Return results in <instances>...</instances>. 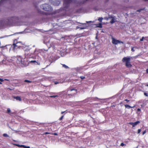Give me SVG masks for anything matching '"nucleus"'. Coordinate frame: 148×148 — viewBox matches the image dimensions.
<instances>
[{
	"instance_id": "nucleus-37",
	"label": "nucleus",
	"mask_w": 148,
	"mask_h": 148,
	"mask_svg": "<svg viewBox=\"0 0 148 148\" xmlns=\"http://www.w3.org/2000/svg\"><path fill=\"white\" fill-rule=\"evenodd\" d=\"M143 10V9H140V10H137V11L140 12L141 11V10Z\"/></svg>"
},
{
	"instance_id": "nucleus-23",
	"label": "nucleus",
	"mask_w": 148,
	"mask_h": 148,
	"mask_svg": "<svg viewBox=\"0 0 148 148\" xmlns=\"http://www.w3.org/2000/svg\"><path fill=\"white\" fill-rule=\"evenodd\" d=\"M51 134V133L48 132H45V133H44L43 134L44 135V134Z\"/></svg>"
},
{
	"instance_id": "nucleus-27",
	"label": "nucleus",
	"mask_w": 148,
	"mask_h": 148,
	"mask_svg": "<svg viewBox=\"0 0 148 148\" xmlns=\"http://www.w3.org/2000/svg\"><path fill=\"white\" fill-rule=\"evenodd\" d=\"M51 134L53 135H57L58 134L57 133H51Z\"/></svg>"
},
{
	"instance_id": "nucleus-22",
	"label": "nucleus",
	"mask_w": 148,
	"mask_h": 148,
	"mask_svg": "<svg viewBox=\"0 0 148 148\" xmlns=\"http://www.w3.org/2000/svg\"><path fill=\"white\" fill-rule=\"evenodd\" d=\"M4 81V80L0 78V84H2V83L1 82H3Z\"/></svg>"
},
{
	"instance_id": "nucleus-25",
	"label": "nucleus",
	"mask_w": 148,
	"mask_h": 148,
	"mask_svg": "<svg viewBox=\"0 0 148 148\" xmlns=\"http://www.w3.org/2000/svg\"><path fill=\"white\" fill-rule=\"evenodd\" d=\"M64 117V116H62L59 119V120L60 121H61L62 120L63 118Z\"/></svg>"
},
{
	"instance_id": "nucleus-13",
	"label": "nucleus",
	"mask_w": 148,
	"mask_h": 148,
	"mask_svg": "<svg viewBox=\"0 0 148 148\" xmlns=\"http://www.w3.org/2000/svg\"><path fill=\"white\" fill-rule=\"evenodd\" d=\"M62 65L63 67H64L66 69H67L69 68L68 66L64 64H62Z\"/></svg>"
},
{
	"instance_id": "nucleus-38",
	"label": "nucleus",
	"mask_w": 148,
	"mask_h": 148,
	"mask_svg": "<svg viewBox=\"0 0 148 148\" xmlns=\"http://www.w3.org/2000/svg\"><path fill=\"white\" fill-rule=\"evenodd\" d=\"M67 110H66L65 111H63V112H61V114H63V113H64L65 112H66L67 111Z\"/></svg>"
},
{
	"instance_id": "nucleus-24",
	"label": "nucleus",
	"mask_w": 148,
	"mask_h": 148,
	"mask_svg": "<svg viewBox=\"0 0 148 148\" xmlns=\"http://www.w3.org/2000/svg\"><path fill=\"white\" fill-rule=\"evenodd\" d=\"M80 78L82 79H83L85 78V77L84 76H81L80 77Z\"/></svg>"
},
{
	"instance_id": "nucleus-9",
	"label": "nucleus",
	"mask_w": 148,
	"mask_h": 148,
	"mask_svg": "<svg viewBox=\"0 0 148 148\" xmlns=\"http://www.w3.org/2000/svg\"><path fill=\"white\" fill-rule=\"evenodd\" d=\"M109 18H112L111 20L110 21V23L112 24L114 23L116 21V19L114 18V17L112 16H110Z\"/></svg>"
},
{
	"instance_id": "nucleus-21",
	"label": "nucleus",
	"mask_w": 148,
	"mask_h": 148,
	"mask_svg": "<svg viewBox=\"0 0 148 148\" xmlns=\"http://www.w3.org/2000/svg\"><path fill=\"white\" fill-rule=\"evenodd\" d=\"M58 95H54V96H50V97L51 98H55L56 97H58Z\"/></svg>"
},
{
	"instance_id": "nucleus-17",
	"label": "nucleus",
	"mask_w": 148,
	"mask_h": 148,
	"mask_svg": "<svg viewBox=\"0 0 148 148\" xmlns=\"http://www.w3.org/2000/svg\"><path fill=\"white\" fill-rule=\"evenodd\" d=\"M103 19V18L102 17H100L99 18V19H98V20L100 22H101L102 21V20Z\"/></svg>"
},
{
	"instance_id": "nucleus-18",
	"label": "nucleus",
	"mask_w": 148,
	"mask_h": 148,
	"mask_svg": "<svg viewBox=\"0 0 148 148\" xmlns=\"http://www.w3.org/2000/svg\"><path fill=\"white\" fill-rule=\"evenodd\" d=\"M98 27L99 28H101L102 27V24L101 23H99L98 24Z\"/></svg>"
},
{
	"instance_id": "nucleus-35",
	"label": "nucleus",
	"mask_w": 148,
	"mask_h": 148,
	"mask_svg": "<svg viewBox=\"0 0 148 148\" xmlns=\"http://www.w3.org/2000/svg\"><path fill=\"white\" fill-rule=\"evenodd\" d=\"M140 111H141V110H140V108H138L137 109V112H140Z\"/></svg>"
},
{
	"instance_id": "nucleus-12",
	"label": "nucleus",
	"mask_w": 148,
	"mask_h": 148,
	"mask_svg": "<svg viewBox=\"0 0 148 148\" xmlns=\"http://www.w3.org/2000/svg\"><path fill=\"white\" fill-rule=\"evenodd\" d=\"M14 98L17 100H18L20 101H21L22 100L21 97L19 96L14 97Z\"/></svg>"
},
{
	"instance_id": "nucleus-15",
	"label": "nucleus",
	"mask_w": 148,
	"mask_h": 148,
	"mask_svg": "<svg viewBox=\"0 0 148 148\" xmlns=\"http://www.w3.org/2000/svg\"><path fill=\"white\" fill-rule=\"evenodd\" d=\"M10 112H11V110L9 108H8L7 109V113L9 114H10Z\"/></svg>"
},
{
	"instance_id": "nucleus-19",
	"label": "nucleus",
	"mask_w": 148,
	"mask_h": 148,
	"mask_svg": "<svg viewBox=\"0 0 148 148\" xmlns=\"http://www.w3.org/2000/svg\"><path fill=\"white\" fill-rule=\"evenodd\" d=\"M3 136L5 137H8L9 136L6 134H3Z\"/></svg>"
},
{
	"instance_id": "nucleus-16",
	"label": "nucleus",
	"mask_w": 148,
	"mask_h": 148,
	"mask_svg": "<svg viewBox=\"0 0 148 148\" xmlns=\"http://www.w3.org/2000/svg\"><path fill=\"white\" fill-rule=\"evenodd\" d=\"M24 82H27V83H31L32 82V81H30L29 80H27V79L25 80L24 81Z\"/></svg>"
},
{
	"instance_id": "nucleus-39",
	"label": "nucleus",
	"mask_w": 148,
	"mask_h": 148,
	"mask_svg": "<svg viewBox=\"0 0 148 148\" xmlns=\"http://www.w3.org/2000/svg\"><path fill=\"white\" fill-rule=\"evenodd\" d=\"M146 131H144L143 132V135H144V134H145L146 133Z\"/></svg>"
},
{
	"instance_id": "nucleus-1",
	"label": "nucleus",
	"mask_w": 148,
	"mask_h": 148,
	"mask_svg": "<svg viewBox=\"0 0 148 148\" xmlns=\"http://www.w3.org/2000/svg\"><path fill=\"white\" fill-rule=\"evenodd\" d=\"M130 57H124L122 60L123 62H125V66L127 67H130L132 65L130 62Z\"/></svg>"
},
{
	"instance_id": "nucleus-44",
	"label": "nucleus",
	"mask_w": 148,
	"mask_h": 148,
	"mask_svg": "<svg viewBox=\"0 0 148 148\" xmlns=\"http://www.w3.org/2000/svg\"><path fill=\"white\" fill-rule=\"evenodd\" d=\"M5 80L9 81V80L6 79H5Z\"/></svg>"
},
{
	"instance_id": "nucleus-26",
	"label": "nucleus",
	"mask_w": 148,
	"mask_h": 148,
	"mask_svg": "<svg viewBox=\"0 0 148 148\" xmlns=\"http://www.w3.org/2000/svg\"><path fill=\"white\" fill-rule=\"evenodd\" d=\"M141 130L140 129H138L137 133L139 134L140 133V132H141Z\"/></svg>"
},
{
	"instance_id": "nucleus-36",
	"label": "nucleus",
	"mask_w": 148,
	"mask_h": 148,
	"mask_svg": "<svg viewBox=\"0 0 148 148\" xmlns=\"http://www.w3.org/2000/svg\"><path fill=\"white\" fill-rule=\"evenodd\" d=\"M131 51H133V52L134 51V47H132V48H131Z\"/></svg>"
},
{
	"instance_id": "nucleus-31",
	"label": "nucleus",
	"mask_w": 148,
	"mask_h": 148,
	"mask_svg": "<svg viewBox=\"0 0 148 148\" xmlns=\"http://www.w3.org/2000/svg\"><path fill=\"white\" fill-rule=\"evenodd\" d=\"M144 95L145 96L147 97L148 96V94L146 92L144 93Z\"/></svg>"
},
{
	"instance_id": "nucleus-10",
	"label": "nucleus",
	"mask_w": 148,
	"mask_h": 148,
	"mask_svg": "<svg viewBox=\"0 0 148 148\" xmlns=\"http://www.w3.org/2000/svg\"><path fill=\"white\" fill-rule=\"evenodd\" d=\"M126 108H127V109H130V108H134L135 107V106H134L132 107L128 105L125 104L124 105Z\"/></svg>"
},
{
	"instance_id": "nucleus-20",
	"label": "nucleus",
	"mask_w": 148,
	"mask_h": 148,
	"mask_svg": "<svg viewBox=\"0 0 148 148\" xmlns=\"http://www.w3.org/2000/svg\"><path fill=\"white\" fill-rule=\"evenodd\" d=\"M60 83V81H58V82L55 81L54 82V83H55V84H59V83Z\"/></svg>"
},
{
	"instance_id": "nucleus-28",
	"label": "nucleus",
	"mask_w": 148,
	"mask_h": 148,
	"mask_svg": "<svg viewBox=\"0 0 148 148\" xmlns=\"http://www.w3.org/2000/svg\"><path fill=\"white\" fill-rule=\"evenodd\" d=\"M14 145L18 147H20V145L18 144H14Z\"/></svg>"
},
{
	"instance_id": "nucleus-46",
	"label": "nucleus",
	"mask_w": 148,
	"mask_h": 148,
	"mask_svg": "<svg viewBox=\"0 0 148 148\" xmlns=\"http://www.w3.org/2000/svg\"><path fill=\"white\" fill-rule=\"evenodd\" d=\"M8 89L10 90H11L10 88H8Z\"/></svg>"
},
{
	"instance_id": "nucleus-47",
	"label": "nucleus",
	"mask_w": 148,
	"mask_h": 148,
	"mask_svg": "<svg viewBox=\"0 0 148 148\" xmlns=\"http://www.w3.org/2000/svg\"><path fill=\"white\" fill-rule=\"evenodd\" d=\"M107 1H108L109 0H107Z\"/></svg>"
},
{
	"instance_id": "nucleus-30",
	"label": "nucleus",
	"mask_w": 148,
	"mask_h": 148,
	"mask_svg": "<svg viewBox=\"0 0 148 148\" xmlns=\"http://www.w3.org/2000/svg\"><path fill=\"white\" fill-rule=\"evenodd\" d=\"M24 148H30V147L29 146H27L25 145H24Z\"/></svg>"
},
{
	"instance_id": "nucleus-3",
	"label": "nucleus",
	"mask_w": 148,
	"mask_h": 148,
	"mask_svg": "<svg viewBox=\"0 0 148 148\" xmlns=\"http://www.w3.org/2000/svg\"><path fill=\"white\" fill-rule=\"evenodd\" d=\"M41 8L44 10L47 11L51 10L52 9L50 5L47 4H43L41 6Z\"/></svg>"
},
{
	"instance_id": "nucleus-8",
	"label": "nucleus",
	"mask_w": 148,
	"mask_h": 148,
	"mask_svg": "<svg viewBox=\"0 0 148 148\" xmlns=\"http://www.w3.org/2000/svg\"><path fill=\"white\" fill-rule=\"evenodd\" d=\"M140 123L139 121H137L135 122H130L129 123V124L132 125L133 127H135L137 124Z\"/></svg>"
},
{
	"instance_id": "nucleus-33",
	"label": "nucleus",
	"mask_w": 148,
	"mask_h": 148,
	"mask_svg": "<svg viewBox=\"0 0 148 148\" xmlns=\"http://www.w3.org/2000/svg\"><path fill=\"white\" fill-rule=\"evenodd\" d=\"M120 145L122 147L124 145V144L123 143H121V144Z\"/></svg>"
},
{
	"instance_id": "nucleus-5",
	"label": "nucleus",
	"mask_w": 148,
	"mask_h": 148,
	"mask_svg": "<svg viewBox=\"0 0 148 148\" xmlns=\"http://www.w3.org/2000/svg\"><path fill=\"white\" fill-rule=\"evenodd\" d=\"M14 17H12L9 18L6 21L7 24L9 25H11L14 22Z\"/></svg>"
},
{
	"instance_id": "nucleus-43",
	"label": "nucleus",
	"mask_w": 148,
	"mask_h": 148,
	"mask_svg": "<svg viewBox=\"0 0 148 148\" xmlns=\"http://www.w3.org/2000/svg\"><path fill=\"white\" fill-rule=\"evenodd\" d=\"M5 47V46H3L1 47V48H3L4 47Z\"/></svg>"
},
{
	"instance_id": "nucleus-14",
	"label": "nucleus",
	"mask_w": 148,
	"mask_h": 148,
	"mask_svg": "<svg viewBox=\"0 0 148 148\" xmlns=\"http://www.w3.org/2000/svg\"><path fill=\"white\" fill-rule=\"evenodd\" d=\"M7 0H1L0 1V6L5 1Z\"/></svg>"
},
{
	"instance_id": "nucleus-4",
	"label": "nucleus",
	"mask_w": 148,
	"mask_h": 148,
	"mask_svg": "<svg viewBox=\"0 0 148 148\" xmlns=\"http://www.w3.org/2000/svg\"><path fill=\"white\" fill-rule=\"evenodd\" d=\"M74 0H64L63 5L64 8L66 9L70 5L71 3L73 2Z\"/></svg>"
},
{
	"instance_id": "nucleus-42",
	"label": "nucleus",
	"mask_w": 148,
	"mask_h": 148,
	"mask_svg": "<svg viewBox=\"0 0 148 148\" xmlns=\"http://www.w3.org/2000/svg\"><path fill=\"white\" fill-rule=\"evenodd\" d=\"M31 62H36V61L34 60V61H31Z\"/></svg>"
},
{
	"instance_id": "nucleus-2",
	"label": "nucleus",
	"mask_w": 148,
	"mask_h": 148,
	"mask_svg": "<svg viewBox=\"0 0 148 148\" xmlns=\"http://www.w3.org/2000/svg\"><path fill=\"white\" fill-rule=\"evenodd\" d=\"M22 45L23 44L21 42H18L16 40H15L14 41L13 45H12L11 47L12 48L13 50H14L16 49V47H17L18 48H20Z\"/></svg>"
},
{
	"instance_id": "nucleus-7",
	"label": "nucleus",
	"mask_w": 148,
	"mask_h": 148,
	"mask_svg": "<svg viewBox=\"0 0 148 148\" xmlns=\"http://www.w3.org/2000/svg\"><path fill=\"white\" fill-rule=\"evenodd\" d=\"M72 91H73V93H70V94H68V95H71V96H73L77 93V90L74 89H71L70 90H68V91L72 92Z\"/></svg>"
},
{
	"instance_id": "nucleus-40",
	"label": "nucleus",
	"mask_w": 148,
	"mask_h": 148,
	"mask_svg": "<svg viewBox=\"0 0 148 148\" xmlns=\"http://www.w3.org/2000/svg\"><path fill=\"white\" fill-rule=\"evenodd\" d=\"M24 145H20V147H23L24 148Z\"/></svg>"
},
{
	"instance_id": "nucleus-29",
	"label": "nucleus",
	"mask_w": 148,
	"mask_h": 148,
	"mask_svg": "<svg viewBox=\"0 0 148 148\" xmlns=\"http://www.w3.org/2000/svg\"><path fill=\"white\" fill-rule=\"evenodd\" d=\"M111 18H109V16L108 17H106L105 18V19L106 20H108L109 19H110Z\"/></svg>"
},
{
	"instance_id": "nucleus-41",
	"label": "nucleus",
	"mask_w": 148,
	"mask_h": 148,
	"mask_svg": "<svg viewBox=\"0 0 148 148\" xmlns=\"http://www.w3.org/2000/svg\"><path fill=\"white\" fill-rule=\"evenodd\" d=\"M146 73H148V69H147L146 70Z\"/></svg>"
},
{
	"instance_id": "nucleus-34",
	"label": "nucleus",
	"mask_w": 148,
	"mask_h": 148,
	"mask_svg": "<svg viewBox=\"0 0 148 148\" xmlns=\"http://www.w3.org/2000/svg\"><path fill=\"white\" fill-rule=\"evenodd\" d=\"M124 101H126L127 102H128L130 101L129 100L127 99H125Z\"/></svg>"
},
{
	"instance_id": "nucleus-45",
	"label": "nucleus",
	"mask_w": 148,
	"mask_h": 148,
	"mask_svg": "<svg viewBox=\"0 0 148 148\" xmlns=\"http://www.w3.org/2000/svg\"><path fill=\"white\" fill-rule=\"evenodd\" d=\"M146 86H148V84H147L146 85Z\"/></svg>"
},
{
	"instance_id": "nucleus-11",
	"label": "nucleus",
	"mask_w": 148,
	"mask_h": 148,
	"mask_svg": "<svg viewBox=\"0 0 148 148\" xmlns=\"http://www.w3.org/2000/svg\"><path fill=\"white\" fill-rule=\"evenodd\" d=\"M17 60L18 61H19V62H18V63H22V58L21 57V56L18 57Z\"/></svg>"
},
{
	"instance_id": "nucleus-32",
	"label": "nucleus",
	"mask_w": 148,
	"mask_h": 148,
	"mask_svg": "<svg viewBox=\"0 0 148 148\" xmlns=\"http://www.w3.org/2000/svg\"><path fill=\"white\" fill-rule=\"evenodd\" d=\"M144 38V37H143L141 39H140V41H142L143 40V39Z\"/></svg>"
},
{
	"instance_id": "nucleus-6",
	"label": "nucleus",
	"mask_w": 148,
	"mask_h": 148,
	"mask_svg": "<svg viewBox=\"0 0 148 148\" xmlns=\"http://www.w3.org/2000/svg\"><path fill=\"white\" fill-rule=\"evenodd\" d=\"M112 44L115 45H117L118 44L120 43L123 44V42L120 41L119 40H116L114 38H112Z\"/></svg>"
}]
</instances>
